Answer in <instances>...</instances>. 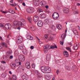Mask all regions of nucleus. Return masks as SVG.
I'll use <instances>...</instances> for the list:
<instances>
[{"label":"nucleus","mask_w":80,"mask_h":80,"mask_svg":"<svg viewBox=\"0 0 80 80\" xmlns=\"http://www.w3.org/2000/svg\"><path fill=\"white\" fill-rule=\"evenodd\" d=\"M9 80H12V78H9Z\"/></svg>","instance_id":"69168bd1"},{"label":"nucleus","mask_w":80,"mask_h":80,"mask_svg":"<svg viewBox=\"0 0 80 80\" xmlns=\"http://www.w3.org/2000/svg\"><path fill=\"white\" fill-rule=\"evenodd\" d=\"M65 68L67 70H70V67L68 66H66Z\"/></svg>","instance_id":"e433bc0d"},{"label":"nucleus","mask_w":80,"mask_h":80,"mask_svg":"<svg viewBox=\"0 0 80 80\" xmlns=\"http://www.w3.org/2000/svg\"><path fill=\"white\" fill-rule=\"evenodd\" d=\"M45 2H41V5H42V6H45Z\"/></svg>","instance_id":"c03bdc74"},{"label":"nucleus","mask_w":80,"mask_h":80,"mask_svg":"<svg viewBox=\"0 0 80 80\" xmlns=\"http://www.w3.org/2000/svg\"><path fill=\"white\" fill-rule=\"evenodd\" d=\"M53 48H57V47L56 46V45H55V46H50V49H53Z\"/></svg>","instance_id":"393cba45"},{"label":"nucleus","mask_w":80,"mask_h":80,"mask_svg":"<svg viewBox=\"0 0 80 80\" xmlns=\"http://www.w3.org/2000/svg\"><path fill=\"white\" fill-rule=\"evenodd\" d=\"M63 53L64 55L66 57L68 56V52H67V51H64L63 52Z\"/></svg>","instance_id":"412c9836"},{"label":"nucleus","mask_w":80,"mask_h":80,"mask_svg":"<svg viewBox=\"0 0 80 80\" xmlns=\"http://www.w3.org/2000/svg\"><path fill=\"white\" fill-rule=\"evenodd\" d=\"M1 12H2V13H7L6 12H3V11L1 10Z\"/></svg>","instance_id":"5fc2aeb1"},{"label":"nucleus","mask_w":80,"mask_h":80,"mask_svg":"<svg viewBox=\"0 0 80 80\" xmlns=\"http://www.w3.org/2000/svg\"><path fill=\"white\" fill-rule=\"evenodd\" d=\"M19 48H20V50H23V46L22 44L19 45L18 46Z\"/></svg>","instance_id":"4be33fe9"},{"label":"nucleus","mask_w":80,"mask_h":80,"mask_svg":"<svg viewBox=\"0 0 80 80\" xmlns=\"http://www.w3.org/2000/svg\"><path fill=\"white\" fill-rule=\"evenodd\" d=\"M9 13H15V11H13V10H9Z\"/></svg>","instance_id":"f704fd0d"},{"label":"nucleus","mask_w":80,"mask_h":80,"mask_svg":"<svg viewBox=\"0 0 80 80\" xmlns=\"http://www.w3.org/2000/svg\"><path fill=\"white\" fill-rule=\"evenodd\" d=\"M25 66L27 68L30 69V62H27L25 63Z\"/></svg>","instance_id":"1a4fd4ad"},{"label":"nucleus","mask_w":80,"mask_h":80,"mask_svg":"<svg viewBox=\"0 0 80 80\" xmlns=\"http://www.w3.org/2000/svg\"><path fill=\"white\" fill-rule=\"evenodd\" d=\"M7 56H8V55H10V52H7Z\"/></svg>","instance_id":"a18cd8bd"},{"label":"nucleus","mask_w":80,"mask_h":80,"mask_svg":"<svg viewBox=\"0 0 80 80\" xmlns=\"http://www.w3.org/2000/svg\"><path fill=\"white\" fill-rule=\"evenodd\" d=\"M40 16H41L42 18H45L46 17V15L44 14H41Z\"/></svg>","instance_id":"c756f323"},{"label":"nucleus","mask_w":80,"mask_h":80,"mask_svg":"<svg viewBox=\"0 0 80 80\" xmlns=\"http://www.w3.org/2000/svg\"><path fill=\"white\" fill-rule=\"evenodd\" d=\"M6 73H3L2 74V77L3 78H5V77H6Z\"/></svg>","instance_id":"58836bf2"},{"label":"nucleus","mask_w":80,"mask_h":80,"mask_svg":"<svg viewBox=\"0 0 80 80\" xmlns=\"http://www.w3.org/2000/svg\"><path fill=\"white\" fill-rule=\"evenodd\" d=\"M22 52L23 53V54H24V55L27 54V51L26 49H24L22 51Z\"/></svg>","instance_id":"bb28decb"},{"label":"nucleus","mask_w":80,"mask_h":80,"mask_svg":"<svg viewBox=\"0 0 80 80\" xmlns=\"http://www.w3.org/2000/svg\"><path fill=\"white\" fill-rule=\"evenodd\" d=\"M12 78L13 80H17V76L15 75H12Z\"/></svg>","instance_id":"473e14b6"},{"label":"nucleus","mask_w":80,"mask_h":80,"mask_svg":"<svg viewBox=\"0 0 80 80\" xmlns=\"http://www.w3.org/2000/svg\"><path fill=\"white\" fill-rule=\"evenodd\" d=\"M19 54V53H18V51H16L14 52V55L15 56H18Z\"/></svg>","instance_id":"2f4dec72"},{"label":"nucleus","mask_w":80,"mask_h":80,"mask_svg":"<svg viewBox=\"0 0 80 80\" xmlns=\"http://www.w3.org/2000/svg\"><path fill=\"white\" fill-rule=\"evenodd\" d=\"M18 25L19 27H23V24H22V22H18Z\"/></svg>","instance_id":"5701e85b"},{"label":"nucleus","mask_w":80,"mask_h":80,"mask_svg":"<svg viewBox=\"0 0 80 80\" xmlns=\"http://www.w3.org/2000/svg\"><path fill=\"white\" fill-rule=\"evenodd\" d=\"M66 37V35H65V34H62L61 36V37L62 38V40H64V39H65V38Z\"/></svg>","instance_id":"6ab92c4d"},{"label":"nucleus","mask_w":80,"mask_h":80,"mask_svg":"<svg viewBox=\"0 0 80 80\" xmlns=\"http://www.w3.org/2000/svg\"><path fill=\"white\" fill-rule=\"evenodd\" d=\"M77 5H78V6H80V4L79 3H77Z\"/></svg>","instance_id":"0e129e2a"},{"label":"nucleus","mask_w":80,"mask_h":80,"mask_svg":"<svg viewBox=\"0 0 80 80\" xmlns=\"http://www.w3.org/2000/svg\"><path fill=\"white\" fill-rule=\"evenodd\" d=\"M0 39L1 40H2V37L0 36Z\"/></svg>","instance_id":"338daca9"},{"label":"nucleus","mask_w":80,"mask_h":80,"mask_svg":"<svg viewBox=\"0 0 80 80\" xmlns=\"http://www.w3.org/2000/svg\"><path fill=\"white\" fill-rule=\"evenodd\" d=\"M1 63H6V62H5L4 61H2Z\"/></svg>","instance_id":"13d9d810"},{"label":"nucleus","mask_w":80,"mask_h":80,"mask_svg":"<svg viewBox=\"0 0 80 80\" xmlns=\"http://www.w3.org/2000/svg\"><path fill=\"white\" fill-rule=\"evenodd\" d=\"M58 72H59V70L58 69L56 72V73H57V75L58 74Z\"/></svg>","instance_id":"8fccbe9b"},{"label":"nucleus","mask_w":80,"mask_h":80,"mask_svg":"<svg viewBox=\"0 0 80 80\" xmlns=\"http://www.w3.org/2000/svg\"><path fill=\"white\" fill-rule=\"evenodd\" d=\"M18 63H19V65H21V64H22V62H18Z\"/></svg>","instance_id":"6e6d98bb"},{"label":"nucleus","mask_w":80,"mask_h":80,"mask_svg":"<svg viewBox=\"0 0 80 80\" xmlns=\"http://www.w3.org/2000/svg\"><path fill=\"white\" fill-rule=\"evenodd\" d=\"M54 39V38L52 37H50L49 38V40H51V41L52 40H53Z\"/></svg>","instance_id":"72a5a7b5"},{"label":"nucleus","mask_w":80,"mask_h":80,"mask_svg":"<svg viewBox=\"0 0 80 80\" xmlns=\"http://www.w3.org/2000/svg\"><path fill=\"white\" fill-rule=\"evenodd\" d=\"M18 21H14L13 24L12 25V27H13L14 28H15L18 25Z\"/></svg>","instance_id":"423d86ee"},{"label":"nucleus","mask_w":80,"mask_h":80,"mask_svg":"<svg viewBox=\"0 0 80 80\" xmlns=\"http://www.w3.org/2000/svg\"><path fill=\"white\" fill-rule=\"evenodd\" d=\"M18 42L19 43H21L23 42V39H22V38L21 37H19L18 39Z\"/></svg>","instance_id":"f8f14e48"},{"label":"nucleus","mask_w":80,"mask_h":80,"mask_svg":"<svg viewBox=\"0 0 80 80\" xmlns=\"http://www.w3.org/2000/svg\"><path fill=\"white\" fill-rule=\"evenodd\" d=\"M19 60L21 62H24L25 59V56L22 55H20L18 56Z\"/></svg>","instance_id":"20e7f679"},{"label":"nucleus","mask_w":80,"mask_h":80,"mask_svg":"<svg viewBox=\"0 0 80 80\" xmlns=\"http://www.w3.org/2000/svg\"><path fill=\"white\" fill-rule=\"evenodd\" d=\"M38 12L39 13H40V12H43V10L41 9H40L38 11Z\"/></svg>","instance_id":"4c0bfd02"},{"label":"nucleus","mask_w":80,"mask_h":80,"mask_svg":"<svg viewBox=\"0 0 80 80\" xmlns=\"http://www.w3.org/2000/svg\"><path fill=\"white\" fill-rule=\"evenodd\" d=\"M29 22L30 23H32V18L30 17H28L27 18Z\"/></svg>","instance_id":"cd10ccee"},{"label":"nucleus","mask_w":80,"mask_h":80,"mask_svg":"<svg viewBox=\"0 0 80 80\" xmlns=\"http://www.w3.org/2000/svg\"><path fill=\"white\" fill-rule=\"evenodd\" d=\"M78 45L77 44H75L74 46V50H78Z\"/></svg>","instance_id":"dca6fc26"},{"label":"nucleus","mask_w":80,"mask_h":80,"mask_svg":"<svg viewBox=\"0 0 80 80\" xmlns=\"http://www.w3.org/2000/svg\"><path fill=\"white\" fill-rule=\"evenodd\" d=\"M0 27H4L5 26L3 25H0Z\"/></svg>","instance_id":"680f3d73"},{"label":"nucleus","mask_w":80,"mask_h":80,"mask_svg":"<svg viewBox=\"0 0 80 80\" xmlns=\"http://www.w3.org/2000/svg\"><path fill=\"white\" fill-rule=\"evenodd\" d=\"M10 5H12V6H13V7H15V6L17 5V4L14 3V4H12L11 5L10 4Z\"/></svg>","instance_id":"79ce46f5"},{"label":"nucleus","mask_w":80,"mask_h":80,"mask_svg":"<svg viewBox=\"0 0 80 80\" xmlns=\"http://www.w3.org/2000/svg\"><path fill=\"white\" fill-rule=\"evenodd\" d=\"M52 28L53 30H55V27L54 25H52Z\"/></svg>","instance_id":"ea45409f"},{"label":"nucleus","mask_w":80,"mask_h":80,"mask_svg":"<svg viewBox=\"0 0 80 80\" xmlns=\"http://www.w3.org/2000/svg\"><path fill=\"white\" fill-rule=\"evenodd\" d=\"M37 25L38 27H42L43 26V22L42 21L40 20H39L37 23Z\"/></svg>","instance_id":"0eeeda50"},{"label":"nucleus","mask_w":80,"mask_h":80,"mask_svg":"<svg viewBox=\"0 0 80 80\" xmlns=\"http://www.w3.org/2000/svg\"><path fill=\"white\" fill-rule=\"evenodd\" d=\"M9 73L10 74H12V72L10 71H9Z\"/></svg>","instance_id":"774afa93"},{"label":"nucleus","mask_w":80,"mask_h":80,"mask_svg":"<svg viewBox=\"0 0 80 80\" xmlns=\"http://www.w3.org/2000/svg\"><path fill=\"white\" fill-rule=\"evenodd\" d=\"M39 74H38V78H41V77H42V76H39Z\"/></svg>","instance_id":"603ef678"},{"label":"nucleus","mask_w":80,"mask_h":80,"mask_svg":"<svg viewBox=\"0 0 80 80\" xmlns=\"http://www.w3.org/2000/svg\"><path fill=\"white\" fill-rule=\"evenodd\" d=\"M63 12L65 13H68L69 12V9L67 8H65L64 9Z\"/></svg>","instance_id":"ddd939ff"},{"label":"nucleus","mask_w":80,"mask_h":80,"mask_svg":"<svg viewBox=\"0 0 80 80\" xmlns=\"http://www.w3.org/2000/svg\"><path fill=\"white\" fill-rule=\"evenodd\" d=\"M30 48L31 49L33 50V48H34V47L33 46H31Z\"/></svg>","instance_id":"3c124183"},{"label":"nucleus","mask_w":80,"mask_h":80,"mask_svg":"<svg viewBox=\"0 0 80 80\" xmlns=\"http://www.w3.org/2000/svg\"><path fill=\"white\" fill-rule=\"evenodd\" d=\"M46 78L47 79V80H50V75H47L46 77Z\"/></svg>","instance_id":"a878e982"},{"label":"nucleus","mask_w":80,"mask_h":80,"mask_svg":"<svg viewBox=\"0 0 80 80\" xmlns=\"http://www.w3.org/2000/svg\"><path fill=\"white\" fill-rule=\"evenodd\" d=\"M44 37L46 38V39H47L48 38V35H45V36H44Z\"/></svg>","instance_id":"09e8293b"},{"label":"nucleus","mask_w":80,"mask_h":80,"mask_svg":"<svg viewBox=\"0 0 80 80\" xmlns=\"http://www.w3.org/2000/svg\"><path fill=\"white\" fill-rule=\"evenodd\" d=\"M31 66L33 68H35V64L33 63V64L31 65Z\"/></svg>","instance_id":"c9c22d12"},{"label":"nucleus","mask_w":80,"mask_h":80,"mask_svg":"<svg viewBox=\"0 0 80 80\" xmlns=\"http://www.w3.org/2000/svg\"><path fill=\"white\" fill-rule=\"evenodd\" d=\"M5 27L6 29H10V28H11V24H6L5 25Z\"/></svg>","instance_id":"9d476101"},{"label":"nucleus","mask_w":80,"mask_h":80,"mask_svg":"<svg viewBox=\"0 0 80 80\" xmlns=\"http://www.w3.org/2000/svg\"><path fill=\"white\" fill-rule=\"evenodd\" d=\"M32 30H35V28L34 27H32L31 28Z\"/></svg>","instance_id":"37998d69"},{"label":"nucleus","mask_w":80,"mask_h":80,"mask_svg":"<svg viewBox=\"0 0 80 80\" xmlns=\"http://www.w3.org/2000/svg\"><path fill=\"white\" fill-rule=\"evenodd\" d=\"M56 27L58 30H61L62 28V26L60 24H58L56 25Z\"/></svg>","instance_id":"2eb2a0df"},{"label":"nucleus","mask_w":80,"mask_h":80,"mask_svg":"<svg viewBox=\"0 0 80 80\" xmlns=\"http://www.w3.org/2000/svg\"><path fill=\"white\" fill-rule=\"evenodd\" d=\"M52 17L54 19H58L59 17V14L57 12H54L53 13Z\"/></svg>","instance_id":"7ed1b4c3"},{"label":"nucleus","mask_w":80,"mask_h":80,"mask_svg":"<svg viewBox=\"0 0 80 80\" xmlns=\"http://www.w3.org/2000/svg\"><path fill=\"white\" fill-rule=\"evenodd\" d=\"M74 13H75V14H77L78 13V12H77V11H75L74 12Z\"/></svg>","instance_id":"052dcab7"},{"label":"nucleus","mask_w":80,"mask_h":80,"mask_svg":"<svg viewBox=\"0 0 80 80\" xmlns=\"http://www.w3.org/2000/svg\"><path fill=\"white\" fill-rule=\"evenodd\" d=\"M27 38L28 40H33V37H32L31 36L28 35L27 37Z\"/></svg>","instance_id":"b1692460"},{"label":"nucleus","mask_w":80,"mask_h":80,"mask_svg":"<svg viewBox=\"0 0 80 80\" xmlns=\"http://www.w3.org/2000/svg\"><path fill=\"white\" fill-rule=\"evenodd\" d=\"M22 5H23V6H25V3L24 2L22 3Z\"/></svg>","instance_id":"e2e57ef3"},{"label":"nucleus","mask_w":80,"mask_h":80,"mask_svg":"<svg viewBox=\"0 0 80 80\" xmlns=\"http://www.w3.org/2000/svg\"><path fill=\"white\" fill-rule=\"evenodd\" d=\"M39 18V17L38 16L36 15L34 17L33 20L34 22H37L38 21Z\"/></svg>","instance_id":"6e6552de"},{"label":"nucleus","mask_w":80,"mask_h":80,"mask_svg":"<svg viewBox=\"0 0 80 80\" xmlns=\"http://www.w3.org/2000/svg\"><path fill=\"white\" fill-rule=\"evenodd\" d=\"M22 78L24 80H27V79H26V78H25V76L24 75H23L22 76Z\"/></svg>","instance_id":"a19ab883"},{"label":"nucleus","mask_w":80,"mask_h":80,"mask_svg":"<svg viewBox=\"0 0 80 80\" xmlns=\"http://www.w3.org/2000/svg\"><path fill=\"white\" fill-rule=\"evenodd\" d=\"M33 4L34 5H38L39 4V2L38 0H34L33 2Z\"/></svg>","instance_id":"4468645a"},{"label":"nucleus","mask_w":80,"mask_h":80,"mask_svg":"<svg viewBox=\"0 0 80 80\" xmlns=\"http://www.w3.org/2000/svg\"><path fill=\"white\" fill-rule=\"evenodd\" d=\"M49 19H46L44 21V23L45 25H47L48 24V23H49Z\"/></svg>","instance_id":"a211bd4d"},{"label":"nucleus","mask_w":80,"mask_h":80,"mask_svg":"<svg viewBox=\"0 0 80 80\" xmlns=\"http://www.w3.org/2000/svg\"><path fill=\"white\" fill-rule=\"evenodd\" d=\"M66 50H69L70 52H72V50H71V48H69V47H66Z\"/></svg>","instance_id":"c85d7f7f"},{"label":"nucleus","mask_w":80,"mask_h":80,"mask_svg":"<svg viewBox=\"0 0 80 80\" xmlns=\"http://www.w3.org/2000/svg\"><path fill=\"white\" fill-rule=\"evenodd\" d=\"M12 67H15V66H16L15 64H12Z\"/></svg>","instance_id":"de8ad7c7"},{"label":"nucleus","mask_w":80,"mask_h":80,"mask_svg":"<svg viewBox=\"0 0 80 80\" xmlns=\"http://www.w3.org/2000/svg\"><path fill=\"white\" fill-rule=\"evenodd\" d=\"M73 32L74 34L76 35H78V32L75 29H74L73 30Z\"/></svg>","instance_id":"aec40b11"},{"label":"nucleus","mask_w":80,"mask_h":80,"mask_svg":"<svg viewBox=\"0 0 80 80\" xmlns=\"http://www.w3.org/2000/svg\"><path fill=\"white\" fill-rule=\"evenodd\" d=\"M1 44L3 47H5L7 48V45H6V44L5 42H2Z\"/></svg>","instance_id":"7c9ffc66"},{"label":"nucleus","mask_w":80,"mask_h":80,"mask_svg":"<svg viewBox=\"0 0 80 80\" xmlns=\"http://www.w3.org/2000/svg\"><path fill=\"white\" fill-rule=\"evenodd\" d=\"M22 22H25V20L24 19H22Z\"/></svg>","instance_id":"bf43d9fd"},{"label":"nucleus","mask_w":80,"mask_h":80,"mask_svg":"<svg viewBox=\"0 0 80 80\" xmlns=\"http://www.w3.org/2000/svg\"><path fill=\"white\" fill-rule=\"evenodd\" d=\"M41 70L42 72L44 73H49L51 72V69L48 67H45L43 66L41 67Z\"/></svg>","instance_id":"f257e3e1"},{"label":"nucleus","mask_w":80,"mask_h":80,"mask_svg":"<svg viewBox=\"0 0 80 80\" xmlns=\"http://www.w3.org/2000/svg\"><path fill=\"white\" fill-rule=\"evenodd\" d=\"M60 43L61 45H63V42L62 41H60Z\"/></svg>","instance_id":"49530a36"},{"label":"nucleus","mask_w":80,"mask_h":80,"mask_svg":"<svg viewBox=\"0 0 80 80\" xmlns=\"http://www.w3.org/2000/svg\"><path fill=\"white\" fill-rule=\"evenodd\" d=\"M18 70L20 72H22V71H24V70H25V67L23 66L19 67L18 68Z\"/></svg>","instance_id":"9b49d317"},{"label":"nucleus","mask_w":80,"mask_h":80,"mask_svg":"<svg viewBox=\"0 0 80 80\" xmlns=\"http://www.w3.org/2000/svg\"><path fill=\"white\" fill-rule=\"evenodd\" d=\"M13 57V56H10L9 57V58L10 59H12Z\"/></svg>","instance_id":"864d4df0"},{"label":"nucleus","mask_w":80,"mask_h":80,"mask_svg":"<svg viewBox=\"0 0 80 80\" xmlns=\"http://www.w3.org/2000/svg\"><path fill=\"white\" fill-rule=\"evenodd\" d=\"M45 8H47V9L48 8V5L46 6Z\"/></svg>","instance_id":"4d7b16f0"},{"label":"nucleus","mask_w":80,"mask_h":80,"mask_svg":"<svg viewBox=\"0 0 80 80\" xmlns=\"http://www.w3.org/2000/svg\"><path fill=\"white\" fill-rule=\"evenodd\" d=\"M34 8L33 7L28 8L27 10V12L28 13H32L33 12Z\"/></svg>","instance_id":"39448f33"},{"label":"nucleus","mask_w":80,"mask_h":80,"mask_svg":"<svg viewBox=\"0 0 80 80\" xmlns=\"http://www.w3.org/2000/svg\"><path fill=\"white\" fill-rule=\"evenodd\" d=\"M44 49L45 53H47L49 50L50 49V46L48 44H46L44 46Z\"/></svg>","instance_id":"f03ea898"},{"label":"nucleus","mask_w":80,"mask_h":80,"mask_svg":"<svg viewBox=\"0 0 80 80\" xmlns=\"http://www.w3.org/2000/svg\"><path fill=\"white\" fill-rule=\"evenodd\" d=\"M50 58V55L48 54L46 56V59L48 61H49Z\"/></svg>","instance_id":"f3484780"}]
</instances>
